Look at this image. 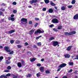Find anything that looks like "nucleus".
Masks as SVG:
<instances>
[{
	"instance_id": "obj_60",
	"label": "nucleus",
	"mask_w": 78,
	"mask_h": 78,
	"mask_svg": "<svg viewBox=\"0 0 78 78\" xmlns=\"http://www.w3.org/2000/svg\"><path fill=\"white\" fill-rule=\"evenodd\" d=\"M3 14V12H0V16H2Z\"/></svg>"
},
{
	"instance_id": "obj_19",
	"label": "nucleus",
	"mask_w": 78,
	"mask_h": 78,
	"mask_svg": "<svg viewBox=\"0 0 78 78\" xmlns=\"http://www.w3.org/2000/svg\"><path fill=\"white\" fill-rule=\"evenodd\" d=\"M27 78H31V74L28 73L27 75Z\"/></svg>"
},
{
	"instance_id": "obj_39",
	"label": "nucleus",
	"mask_w": 78,
	"mask_h": 78,
	"mask_svg": "<svg viewBox=\"0 0 78 78\" xmlns=\"http://www.w3.org/2000/svg\"><path fill=\"white\" fill-rule=\"evenodd\" d=\"M37 66L38 67H41V64L40 63H38L37 64Z\"/></svg>"
},
{
	"instance_id": "obj_38",
	"label": "nucleus",
	"mask_w": 78,
	"mask_h": 78,
	"mask_svg": "<svg viewBox=\"0 0 78 78\" xmlns=\"http://www.w3.org/2000/svg\"><path fill=\"white\" fill-rule=\"evenodd\" d=\"M6 5L5 4L3 3L2 4H1V5L2 6H6Z\"/></svg>"
},
{
	"instance_id": "obj_5",
	"label": "nucleus",
	"mask_w": 78,
	"mask_h": 78,
	"mask_svg": "<svg viewBox=\"0 0 78 78\" xmlns=\"http://www.w3.org/2000/svg\"><path fill=\"white\" fill-rule=\"evenodd\" d=\"M58 44H59V43L57 41H54L52 45L53 46H54V47H56V46L58 45Z\"/></svg>"
},
{
	"instance_id": "obj_40",
	"label": "nucleus",
	"mask_w": 78,
	"mask_h": 78,
	"mask_svg": "<svg viewBox=\"0 0 78 78\" xmlns=\"http://www.w3.org/2000/svg\"><path fill=\"white\" fill-rule=\"evenodd\" d=\"M1 11H3V12H4L5 11V9H3V8H1V9H0V11H1Z\"/></svg>"
},
{
	"instance_id": "obj_59",
	"label": "nucleus",
	"mask_w": 78,
	"mask_h": 78,
	"mask_svg": "<svg viewBox=\"0 0 78 78\" xmlns=\"http://www.w3.org/2000/svg\"><path fill=\"white\" fill-rule=\"evenodd\" d=\"M35 20H36L37 21V20H39V19L37 18H35Z\"/></svg>"
},
{
	"instance_id": "obj_56",
	"label": "nucleus",
	"mask_w": 78,
	"mask_h": 78,
	"mask_svg": "<svg viewBox=\"0 0 78 78\" xmlns=\"http://www.w3.org/2000/svg\"><path fill=\"white\" fill-rule=\"evenodd\" d=\"M72 8V5H69L68 6V8L69 9H70V8Z\"/></svg>"
},
{
	"instance_id": "obj_26",
	"label": "nucleus",
	"mask_w": 78,
	"mask_h": 78,
	"mask_svg": "<svg viewBox=\"0 0 78 78\" xmlns=\"http://www.w3.org/2000/svg\"><path fill=\"white\" fill-rule=\"evenodd\" d=\"M71 3L73 5L75 4V0H73L71 2Z\"/></svg>"
},
{
	"instance_id": "obj_9",
	"label": "nucleus",
	"mask_w": 78,
	"mask_h": 78,
	"mask_svg": "<svg viewBox=\"0 0 78 78\" xmlns=\"http://www.w3.org/2000/svg\"><path fill=\"white\" fill-rule=\"evenodd\" d=\"M73 47V46H68L67 47V49H66V50L67 51H70V50H71V49L72 47Z\"/></svg>"
},
{
	"instance_id": "obj_10",
	"label": "nucleus",
	"mask_w": 78,
	"mask_h": 78,
	"mask_svg": "<svg viewBox=\"0 0 78 78\" xmlns=\"http://www.w3.org/2000/svg\"><path fill=\"white\" fill-rule=\"evenodd\" d=\"M73 19L74 20L78 19V14H76L73 16Z\"/></svg>"
},
{
	"instance_id": "obj_49",
	"label": "nucleus",
	"mask_w": 78,
	"mask_h": 78,
	"mask_svg": "<svg viewBox=\"0 0 78 78\" xmlns=\"http://www.w3.org/2000/svg\"><path fill=\"white\" fill-rule=\"evenodd\" d=\"M11 20L12 21H14L15 20V19L14 18H11Z\"/></svg>"
},
{
	"instance_id": "obj_28",
	"label": "nucleus",
	"mask_w": 78,
	"mask_h": 78,
	"mask_svg": "<svg viewBox=\"0 0 78 78\" xmlns=\"http://www.w3.org/2000/svg\"><path fill=\"white\" fill-rule=\"evenodd\" d=\"M7 69L8 70H11V67L10 66H8L7 67Z\"/></svg>"
},
{
	"instance_id": "obj_42",
	"label": "nucleus",
	"mask_w": 78,
	"mask_h": 78,
	"mask_svg": "<svg viewBox=\"0 0 78 78\" xmlns=\"http://www.w3.org/2000/svg\"><path fill=\"white\" fill-rule=\"evenodd\" d=\"M45 72H46V73H47V74L49 73L50 71H49V70H46V71Z\"/></svg>"
},
{
	"instance_id": "obj_25",
	"label": "nucleus",
	"mask_w": 78,
	"mask_h": 78,
	"mask_svg": "<svg viewBox=\"0 0 78 78\" xmlns=\"http://www.w3.org/2000/svg\"><path fill=\"white\" fill-rule=\"evenodd\" d=\"M10 42L11 44H14V41L13 40H10Z\"/></svg>"
},
{
	"instance_id": "obj_62",
	"label": "nucleus",
	"mask_w": 78,
	"mask_h": 78,
	"mask_svg": "<svg viewBox=\"0 0 78 78\" xmlns=\"http://www.w3.org/2000/svg\"><path fill=\"white\" fill-rule=\"evenodd\" d=\"M33 23V22L31 21H30L29 23V24H31Z\"/></svg>"
},
{
	"instance_id": "obj_46",
	"label": "nucleus",
	"mask_w": 78,
	"mask_h": 78,
	"mask_svg": "<svg viewBox=\"0 0 78 78\" xmlns=\"http://www.w3.org/2000/svg\"><path fill=\"white\" fill-rule=\"evenodd\" d=\"M14 53V51H12L11 52H10L9 53V55H12V54H13Z\"/></svg>"
},
{
	"instance_id": "obj_6",
	"label": "nucleus",
	"mask_w": 78,
	"mask_h": 78,
	"mask_svg": "<svg viewBox=\"0 0 78 78\" xmlns=\"http://www.w3.org/2000/svg\"><path fill=\"white\" fill-rule=\"evenodd\" d=\"M67 66V64L65 63H63L60 65L59 66V67H60V68H62L63 67H66Z\"/></svg>"
},
{
	"instance_id": "obj_30",
	"label": "nucleus",
	"mask_w": 78,
	"mask_h": 78,
	"mask_svg": "<svg viewBox=\"0 0 78 78\" xmlns=\"http://www.w3.org/2000/svg\"><path fill=\"white\" fill-rule=\"evenodd\" d=\"M69 66H73V63L72 62H69Z\"/></svg>"
},
{
	"instance_id": "obj_16",
	"label": "nucleus",
	"mask_w": 78,
	"mask_h": 78,
	"mask_svg": "<svg viewBox=\"0 0 78 78\" xmlns=\"http://www.w3.org/2000/svg\"><path fill=\"white\" fill-rule=\"evenodd\" d=\"M48 11L49 13H52L53 12V10L51 9H50Z\"/></svg>"
},
{
	"instance_id": "obj_63",
	"label": "nucleus",
	"mask_w": 78,
	"mask_h": 78,
	"mask_svg": "<svg viewBox=\"0 0 78 78\" xmlns=\"http://www.w3.org/2000/svg\"><path fill=\"white\" fill-rule=\"evenodd\" d=\"M62 78H67V77L66 76H63Z\"/></svg>"
},
{
	"instance_id": "obj_53",
	"label": "nucleus",
	"mask_w": 78,
	"mask_h": 78,
	"mask_svg": "<svg viewBox=\"0 0 78 78\" xmlns=\"http://www.w3.org/2000/svg\"><path fill=\"white\" fill-rule=\"evenodd\" d=\"M25 46H27V45H28L29 44H28V43H27V42L25 43Z\"/></svg>"
},
{
	"instance_id": "obj_36",
	"label": "nucleus",
	"mask_w": 78,
	"mask_h": 78,
	"mask_svg": "<svg viewBox=\"0 0 78 78\" xmlns=\"http://www.w3.org/2000/svg\"><path fill=\"white\" fill-rule=\"evenodd\" d=\"M11 74H10L9 73H8V74L6 75V76L7 77L10 76H11Z\"/></svg>"
},
{
	"instance_id": "obj_43",
	"label": "nucleus",
	"mask_w": 78,
	"mask_h": 78,
	"mask_svg": "<svg viewBox=\"0 0 78 78\" xmlns=\"http://www.w3.org/2000/svg\"><path fill=\"white\" fill-rule=\"evenodd\" d=\"M13 12L14 13V14H16V13H17V10H14L13 11Z\"/></svg>"
},
{
	"instance_id": "obj_47",
	"label": "nucleus",
	"mask_w": 78,
	"mask_h": 78,
	"mask_svg": "<svg viewBox=\"0 0 78 78\" xmlns=\"http://www.w3.org/2000/svg\"><path fill=\"white\" fill-rule=\"evenodd\" d=\"M46 10H47V9L45 8H44L42 9V10L43 11H45Z\"/></svg>"
},
{
	"instance_id": "obj_23",
	"label": "nucleus",
	"mask_w": 78,
	"mask_h": 78,
	"mask_svg": "<svg viewBox=\"0 0 78 78\" xmlns=\"http://www.w3.org/2000/svg\"><path fill=\"white\" fill-rule=\"evenodd\" d=\"M66 7L62 6L61 8V9L62 10H63V11H64L66 9Z\"/></svg>"
},
{
	"instance_id": "obj_54",
	"label": "nucleus",
	"mask_w": 78,
	"mask_h": 78,
	"mask_svg": "<svg viewBox=\"0 0 78 78\" xmlns=\"http://www.w3.org/2000/svg\"><path fill=\"white\" fill-rule=\"evenodd\" d=\"M12 58V57H8V61H10V59H11Z\"/></svg>"
},
{
	"instance_id": "obj_50",
	"label": "nucleus",
	"mask_w": 78,
	"mask_h": 78,
	"mask_svg": "<svg viewBox=\"0 0 78 78\" xmlns=\"http://www.w3.org/2000/svg\"><path fill=\"white\" fill-rule=\"evenodd\" d=\"M34 6H39V5L38 4H37V3L34 4Z\"/></svg>"
},
{
	"instance_id": "obj_24",
	"label": "nucleus",
	"mask_w": 78,
	"mask_h": 78,
	"mask_svg": "<svg viewBox=\"0 0 78 78\" xmlns=\"http://www.w3.org/2000/svg\"><path fill=\"white\" fill-rule=\"evenodd\" d=\"M44 2L46 4L48 3H49V0H44Z\"/></svg>"
},
{
	"instance_id": "obj_45",
	"label": "nucleus",
	"mask_w": 78,
	"mask_h": 78,
	"mask_svg": "<svg viewBox=\"0 0 78 78\" xmlns=\"http://www.w3.org/2000/svg\"><path fill=\"white\" fill-rule=\"evenodd\" d=\"M37 45L39 46H40V45H42V44H41V43L39 42V43H38Z\"/></svg>"
},
{
	"instance_id": "obj_7",
	"label": "nucleus",
	"mask_w": 78,
	"mask_h": 78,
	"mask_svg": "<svg viewBox=\"0 0 78 78\" xmlns=\"http://www.w3.org/2000/svg\"><path fill=\"white\" fill-rule=\"evenodd\" d=\"M30 5H32L34 3H37V0H32L30 1Z\"/></svg>"
},
{
	"instance_id": "obj_52",
	"label": "nucleus",
	"mask_w": 78,
	"mask_h": 78,
	"mask_svg": "<svg viewBox=\"0 0 78 78\" xmlns=\"http://www.w3.org/2000/svg\"><path fill=\"white\" fill-rule=\"evenodd\" d=\"M16 44H19V43H20V41H18L16 42Z\"/></svg>"
},
{
	"instance_id": "obj_13",
	"label": "nucleus",
	"mask_w": 78,
	"mask_h": 78,
	"mask_svg": "<svg viewBox=\"0 0 78 78\" xmlns=\"http://www.w3.org/2000/svg\"><path fill=\"white\" fill-rule=\"evenodd\" d=\"M15 32V30H12L10 31H9L8 32V34H12V33H14Z\"/></svg>"
},
{
	"instance_id": "obj_57",
	"label": "nucleus",
	"mask_w": 78,
	"mask_h": 78,
	"mask_svg": "<svg viewBox=\"0 0 78 78\" xmlns=\"http://www.w3.org/2000/svg\"><path fill=\"white\" fill-rule=\"evenodd\" d=\"M21 62L22 64H23V65L25 64V62H24V61H23V60L21 61Z\"/></svg>"
},
{
	"instance_id": "obj_44",
	"label": "nucleus",
	"mask_w": 78,
	"mask_h": 78,
	"mask_svg": "<svg viewBox=\"0 0 78 78\" xmlns=\"http://www.w3.org/2000/svg\"><path fill=\"white\" fill-rule=\"evenodd\" d=\"M4 72H9V69H6L4 70Z\"/></svg>"
},
{
	"instance_id": "obj_2",
	"label": "nucleus",
	"mask_w": 78,
	"mask_h": 78,
	"mask_svg": "<svg viewBox=\"0 0 78 78\" xmlns=\"http://www.w3.org/2000/svg\"><path fill=\"white\" fill-rule=\"evenodd\" d=\"M44 31L43 30H41L40 29H38L34 33V34L37 35V33H44Z\"/></svg>"
},
{
	"instance_id": "obj_27",
	"label": "nucleus",
	"mask_w": 78,
	"mask_h": 78,
	"mask_svg": "<svg viewBox=\"0 0 78 78\" xmlns=\"http://www.w3.org/2000/svg\"><path fill=\"white\" fill-rule=\"evenodd\" d=\"M42 37V36L40 35L39 36H38V37H37L36 38V40H38L40 38V37Z\"/></svg>"
},
{
	"instance_id": "obj_34",
	"label": "nucleus",
	"mask_w": 78,
	"mask_h": 78,
	"mask_svg": "<svg viewBox=\"0 0 78 78\" xmlns=\"http://www.w3.org/2000/svg\"><path fill=\"white\" fill-rule=\"evenodd\" d=\"M5 75L3 74L2 75L0 76V78H5Z\"/></svg>"
},
{
	"instance_id": "obj_15",
	"label": "nucleus",
	"mask_w": 78,
	"mask_h": 78,
	"mask_svg": "<svg viewBox=\"0 0 78 78\" xmlns=\"http://www.w3.org/2000/svg\"><path fill=\"white\" fill-rule=\"evenodd\" d=\"M17 66L18 67H19L20 68L22 67V64L20 62H18L17 63Z\"/></svg>"
},
{
	"instance_id": "obj_20",
	"label": "nucleus",
	"mask_w": 78,
	"mask_h": 78,
	"mask_svg": "<svg viewBox=\"0 0 78 78\" xmlns=\"http://www.w3.org/2000/svg\"><path fill=\"white\" fill-rule=\"evenodd\" d=\"M62 27L61 26H59L58 27V30H62Z\"/></svg>"
},
{
	"instance_id": "obj_29",
	"label": "nucleus",
	"mask_w": 78,
	"mask_h": 78,
	"mask_svg": "<svg viewBox=\"0 0 78 78\" xmlns=\"http://www.w3.org/2000/svg\"><path fill=\"white\" fill-rule=\"evenodd\" d=\"M36 60V58H34L30 60V61L31 62H33V61H34Z\"/></svg>"
},
{
	"instance_id": "obj_21",
	"label": "nucleus",
	"mask_w": 78,
	"mask_h": 78,
	"mask_svg": "<svg viewBox=\"0 0 78 78\" xmlns=\"http://www.w3.org/2000/svg\"><path fill=\"white\" fill-rule=\"evenodd\" d=\"M65 35L66 36L68 35H70V32H66L64 33Z\"/></svg>"
},
{
	"instance_id": "obj_8",
	"label": "nucleus",
	"mask_w": 78,
	"mask_h": 78,
	"mask_svg": "<svg viewBox=\"0 0 78 78\" xmlns=\"http://www.w3.org/2000/svg\"><path fill=\"white\" fill-rule=\"evenodd\" d=\"M64 56L66 58H70V55L69 54H66L64 55Z\"/></svg>"
},
{
	"instance_id": "obj_64",
	"label": "nucleus",
	"mask_w": 78,
	"mask_h": 78,
	"mask_svg": "<svg viewBox=\"0 0 78 78\" xmlns=\"http://www.w3.org/2000/svg\"><path fill=\"white\" fill-rule=\"evenodd\" d=\"M14 17V15H13V14L11 15V17Z\"/></svg>"
},
{
	"instance_id": "obj_61",
	"label": "nucleus",
	"mask_w": 78,
	"mask_h": 78,
	"mask_svg": "<svg viewBox=\"0 0 78 78\" xmlns=\"http://www.w3.org/2000/svg\"><path fill=\"white\" fill-rule=\"evenodd\" d=\"M61 69V68L60 67V68H59L57 70V72H59V71H60Z\"/></svg>"
},
{
	"instance_id": "obj_22",
	"label": "nucleus",
	"mask_w": 78,
	"mask_h": 78,
	"mask_svg": "<svg viewBox=\"0 0 78 78\" xmlns=\"http://www.w3.org/2000/svg\"><path fill=\"white\" fill-rule=\"evenodd\" d=\"M6 64H9L11 63V62H8V60H7L5 62Z\"/></svg>"
},
{
	"instance_id": "obj_18",
	"label": "nucleus",
	"mask_w": 78,
	"mask_h": 78,
	"mask_svg": "<svg viewBox=\"0 0 78 78\" xmlns=\"http://www.w3.org/2000/svg\"><path fill=\"white\" fill-rule=\"evenodd\" d=\"M11 75L12 76H14L13 78H17V76H15V75L13 74H11Z\"/></svg>"
},
{
	"instance_id": "obj_3",
	"label": "nucleus",
	"mask_w": 78,
	"mask_h": 78,
	"mask_svg": "<svg viewBox=\"0 0 78 78\" xmlns=\"http://www.w3.org/2000/svg\"><path fill=\"white\" fill-rule=\"evenodd\" d=\"M52 22L54 23H58V20L56 18H55L52 20Z\"/></svg>"
},
{
	"instance_id": "obj_35",
	"label": "nucleus",
	"mask_w": 78,
	"mask_h": 78,
	"mask_svg": "<svg viewBox=\"0 0 78 78\" xmlns=\"http://www.w3.org/2000/svg\"><path fill=\"white\" fill-rule=\"evenodd\" d=\"M53 30H54V31H55V32H57V31H58V29H56L55 28H53Z\"/></svg>"
},
{
	"instance_id": "obj_14",
	"label": "nucleus",
	"mask_w": 78,
	"mask_h": 78,
	"mask_svg": "<svg viewBox=\"0 0 78 78\" xmlns=\"http://www.w3.org/2000/svg\"><path fill=\"white\" fill-rule=\"evenodd\" d=\"M40 70L41 71V72H43L44 71V68L43 67H41L40 68Z\"/></svg>"
},
{
	"instance_id": "obj_58",
	"label": "nucleus",
	"mask_w": 78,
	"mask_h": 78,
	"mask_svg": "<svg viewBox=\"0 0 78 78\" xmlns=\"http://www.w3.org/2000/svg\"><path fill=\"white\" fill-rule=\"evenodd\" d=\"M50 28H51V27H54V25L53 24H51L49 26Z\"/></svg>"
},
{
	"instance_id": "obj_51",
	"label": "nucleus",
	"mask_w": 78,
	"mask_h": 78,
	"mask_svg": "<svg viewBox=\"0 0 78 78\" xmlns=\"http://www.w3.org/2000/svg\"><path fill=\"white\" fill-rule=\"evenodd\" d=\"M38 23H35V25H34L35 27H37V26L38 25Z\"/></svg>"
},
{
	"instance_id": "obj_48",
	"label": "nucleus",
	"mask_w": 78,
	"mask_h": 78,
	"mask_svg": "<svg viewBox=\"0 0 78 78\" xmlns=\"http://www.w3.org/2000/svg\"><path fill=\"white\" fill-rule=\"evenodd\" d=\"M3 59V56H1L0 57V61H2V59Z\"/></svg>"
},
{
	"instance_id": "obj_37",
	"label": "nucleus",
	"mask_w": 78,
	"mask_h": 78,
	"mask_svg": "<svg viewBox=\"0 0 78 78\" xmlns=\"http://www.w3.org/2000/svg\"><path fill=\"white\" fill-rule=\"evenodd\" d=\"M76 58H74L73 59V60L75 59H78V55L76 56Z\"/></svg>"
},
{
	"instance_id": "obj_55",
	"label": "nucleus",
	"mask_w": 78,
	"mask_h": 78,
	"mask_svg": "<svg viewBox=\"0 0 78 78\" xmlns=\"http://www.w3.org/2000/svg\"><path fill=\"white\" fill-rule=\"evenodd\" d=\"M72 71H73V70H72V69H70L69 70V71H68V73H71V72H72Z\"/></svg>"
},
{
	"instance_id": "obj_12",
	"label": "nucleus",
	"mask_w": 78,
	"mask_h": 78,
	"mask_svg": "<svg viewBox=\"0 0 78 78\" xmlns=\"http://www.w3.org/2000/svg\"><path fill=\"white\" fill-rule=\"evenodd\" d=\"M34 31H35V30H30V31L29 33L30 35H31V34H33V33H34Z\"/></svg>"
},
{
	"instance_id": "obj_17",
	"label": "nucleus",
	"mask_w": 78,
	"mask_h": 78,
	"mask_svg": "<svg viewBox=\"0 0 78 78\" xmlns=\"http://www.w3.org/2000/svg\"><path fill=\"white\" fill-rule=\"evenodd\" d=\"M36 76L37 77H40L41 76V72H39V73H37Z\"/></svg>"
},
{
	"instance_id": "obj_33",
	"label": "nucleus",
	"mask_w": 78,
	"mask_h": 78,
	"mask_svg": "<svg viewBox=\"0 0 78 78\" xmlns=\"http://www.w3.org/2000/svg\"><path fill=\"white\" fill-rule=\"evenodd\" d=\"M17 47L18 48H21V47H22V45H17Z\"/></svg>"
},
{
	"instance_id": "obj_4",
	"label": "nucleus",
	"mask_w": 78,
	"mask_h": 78,
	"mask_svg": "<svg viewBox=\"0 0 78 78\" xmlns=\"http://www.w3.org/2000/svg\"><path fill=\"white\" fill-rule=\"evenodd\" d=\"M9 47H8V46H5L4 47V50H5V51H7V52H11V50H9Z\"/></svg>"
},
{
	"instance_id": "obj_31",
	"label": "nucleus",
	"mask_w": 78,
	"mask_h": 78,
	"mask_svg": "<svg viewBox=\"0 0 78 78\" xmlns=\"http://www.w3.org/2000/svg\"><path fill=\"white\" fill-rule=\"evenodd\" d=\"M51 4L52 6H56V4H55L53 3V2H51Z\"/></svg>"
},
{
	"instance_id": "obj_1",
	"label": "nucleus",
	"mask_w": 78,
	"mask_h": 78,
	"mask_svg": "<svg viewBox=\"0 0 78 78\" xmlns=\"http://www.w3.org/2000/svg\"><path fill=\"white\" fill-rule=\"evenodd\" d=\"M27 18H23L20 20L21 23L23 24V22H25V24H27L28 23L27 22Z\"/></svg>"
},
{
	"instance_id": "obj_32",
	"label": "nucleus",
	"mask_w": 78,
	"mask_h": 78,
	"mask_svg": "<svg viewBox=\"0 0 78 78\" xmlns=\"http://www.w3.org/2000/svg\"><path fill=\"white\" fill-rule=\"evenodd\" d=\"M55 39V37H52L49 38L50 41H52V40H53Z\"/></svg>"
},
{
	"instance_id": "obj_11",
	"label": "nucleus",
	"mask_w": 78,
	"mask_h": 78,
	"mask_svg": "<svg viewBox=\"0 0 78 78\" xmlns=\"http://www.w3.org/2000/svg\"><path fill=\"white\" fill-rule=\"evenodd\" d=\"M70 35H73V34H76V31H73L71 32H69Z\"/></svg>"
},
{
	"instance_id": "obj_41",
	"label": "nucleus",
	"mask_w": 78,
	"mask_h": 78,
	"mask_svg": "<svg viewBox=\"0 0 78 78\" xmlns=\"http://www.w3.org/2000/svg\"><path fill=\"white\" fill-rule=\"evenodd\" d=\"M13 5H17V3L16 2H14L12 3Z\"/></svg>"
}]
</instances>
